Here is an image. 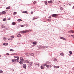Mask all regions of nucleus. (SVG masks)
<instances>
[{
	"label": "nucleus",
	"instance_id": "nucleus-1",
	"mask_svg": "<svg viewBox=\"0 0 74 74\" xmlns=\"http://www.w3.org/2000/svg\"><path fill=\"white\" fill-rule=\"evenodd\" d=\"M15 58H17V59H13L12 60V62H17V61H18L19 59V57L18 56H14Z\"/></svg>",
	"mask_w": 74,
	"mask_h": 74
},
{
	"label": "nucleus",
	"instance_id": "nucleus-2",
	"mask_svg": "<svg viewBox=\"0 0 74 74\" xmlns=\"http://www.w3.org/2000/svg\"><path fill=\"white\" fill-rule=\"evenodd\" d=\"M27 30H26V31H23H23H20V33H23V34H24V33H26L27 32Z\"/></svg>",
	"mask_w": 74,
	"mask_h": 74
},
{
	"label": "nucleus",
	"instance_id": "nucleus-3",
	"mask_svg": "<svg viewBox=\"0 0 74 74\" xmlns=\"http://www.w3.org/2000/svg\"><path fill=\"white\" fill-rule=\"evenodd\" d=\"M52 17H56L58 16V14H53L51 15Z\"/></svg>",
	"mask_w": 74,
	"mask_h": 74
},
{
	"label": "nucleus",
	"instance_id": "nucleus-4",
	"mask_svg": "<svg viewBox=\"0 0 74 74\" xmlns=\"http://www.w3.org/2000/svg\"><path fill=\"white\" fill-rule=\"evenodd\" d=\"M69 33H74V31H73L71 30L68 32Z\"/></svg>",
	"mask_w": 74,
	"mask_h": 74
},
{
	"label": "nucleus",
	"instance_id": "nucleus-5",
	"mask_svg": "<svg viewBox=\"0 0 74 74\" xmlns=\"http://www.w3.org/2000/svg\"><path fill=\"white\" fill-rule=\"evenodd\" d=\"M26 64H23V66L24 69H26Z\"/></svg>",
	"mask_w": 74,
	"mask_h": 74
},
{
	"label": "nucleus",
	"instance_id": "nucleus-6",
	"mask_svg": "<svg viewBox=\"0 0 74 74\" xmlns=\"http://www.w3.org/2000/svg\"><path fill=\"white\" fill-rule=\"evenodd\" d=\"M20 59L21 61H22V62H23L24 61V60L22 57H20Z\"/></svg>",
	"mask_w": 74,
	"mask_h": 74
},
{
	"label": "nucleus",
	"instance_id": "nucleus-7",
	"mask_svg": "<svg viewBox=\"0 0 74 74\" xmlns=\"http://www.w3.org/2000/svg\"><path fill=\"white\" fill-rule=\"evenodd\" d=\"M60 39L64 40H66V38H63V37H60Z\"/></svg>",
	"mask_w": 74,
	"mask_h": 74
},
{
	"label": "nucleus",
	"instance_id": "nucleus-8",
	"mask_svg": "<svg viewBox=\"0 0 74 74\" xmlns=\"http://www.w3.org/2000/svg\"><path fill=\"white\" fill-rule=\"evenodd\" d=\"M46 67H47V68H51V65H46Z\"/></svg>",
	"mask_w": 74,
	"mask_h": 74
},
{
	"label": "nucleus",
	"instance_id": "nucleus-9",
	"mask_svg": "<svg viewBox=\"0 0 74 74\" xmlns=\"http://www.w3.org/2000/svg\"><path fill=\"white\" fill-rule=\"evenodd\" d=\"M40 68L42 70H44V68H45V66H41L40 67Z\"/></svg>",
	"mask_w": 74,
	"mask_h": 74
},
{
	"label": "nucleus",
	"instance_id": "nucleus-10",
	"mask_svg": "<svg viewBox=\"0 0 74 74\" xmlns=\"http://www.w3.org/2000/svg\"><path fill=\"white\" fill-rule=\"evenodd\" d=\"M3 45H5V46H7L8 45V44L7 43H4L3 44Z\"/></svg>",
	"mask_w": 74,
	"mask_h": 74
},
{
	"label": "nucleus",
	"instance_id": "nucleus-11",
	"mask_svg": "<svg viewBox=\"0 0 74 74\" xmlns=\"http://www.w3.org/2000/svg\"><path fill=\"white\" fill-rule=\"evenodd\" d=\"M29 55H30L31 56H34V54L33 53H29Z\"/></svg>",
	"mask_w": 74,
	"mask_h": 74
},
{
	"label": "nucleus",
	"instance_id": "nucleus-12",
	"mask_svg": "<svg viewBox=\"0 0 74 74\" xmlns=\"http://www.w3.org/2000/svg\"><path fill=\"white\" fill-rule=\"evenodd\" d=\"M33 63V62H29V64L31 66H32Z\"/></svg>",
	"mask_w": 74,
	"mask_h": 74
},
{
	"label": "nucleus",
	"instance_id": "nucleus-13",
	"mask_svg": "<svg viewBox=\"0 0 74 74\" xmlns=\"http://www.w3.org/2000/svg\"><path fill=\"white\" fill-rule=\"evenodd\" d=\"M53 3V2H52V1H48V3Z\"/></svg>",
	"mask_w": 74,
	"mask_h": 74
},
{
	"label": "nucleus",
	"instance_id": "nucleus-14",
	"mask_svg": "<svg viewBox=\"0 0 74 74\" xmlns=\"http://www.w3.org/2000/svg\"><path fill=\"white\" fill-rule=\"evenodd\" d=\"M60 55H61V56H64V54L63 53H60Z\"/></svg>",
	"mask_w": 74,
	"mask_h": 74
},
{
	"label": "nucleus",
	"instance_id": "nucleus-15",
	"mask_svg": "<svg viewBox=\"0 0 74 74\" xmlns=\"http://www.w3.org/2000/svg\"><path fill=\"white\" fill-rule=\"evenodd\" d=\"M17 37H21V34H18L17 35Z\"/></svg>",
	"mask_w": 74,
	"mask_h": 74
},
{
	"label": "nucleus",
	"instance_id": "nucleus-16",
	"mask_svg": "<svg viewBox=\"0 0 74 74\" xmlns=\"http://www.w3.org/2000/svg\"><path fill=\"white\" fill-rule=\"evenodd\" d=\"M36 3H37V1H35L33 2V4H36Z\"/></svg>",
	"mask_w": 74,
	"mask_h": 74
},
{
	"label": "nucleus",
	"instance_id": "nucleus-17",
	"mask_svg": "<svg viewBox=\"0 0 74 74\" xmlns=\"http://www.w3.org/2000/svg\"><path fill=\"white\" fill-rule=\"evenodd\" d=\"M28 12L26 11H23L22 12V13H24L25 14L26 13H27Z\"/></svg>",
	"mask_w": 74,
	"mask_h": 74
},
{
	"label": "nucleus",
	"instance_id": "nucleus-18",
	"mask_svg": "<svg viewBox=\"0 0 74 74\" xmlns=\"http://www.w3.org/2000/svg\"><path fill=\"white\" fill-rule=\"evenodd\" d=\"M2 13L3 14H5L6 12L5 11H3L2 12Z\"/></svg>",
	"mask_w": 74,
	"mask_h": 74
},
{
	"label": "nucleus",
	"instance_id": "nucleus-19",
	"mask_svg": "<svg viewBox=\"0 0 74 74\" xmlns=\"http://www.w3.org/2000/svg\"><path fill=\"white\" fill-rule=\"evenodd\" d=\"M12 25H15L16 23H15V22H13L12 23Z\"/></svg>",
	"mask_w": 74,
	"mask_h": 74
},
{
	"label": "nucleus",
	"instance_id": "nucleus-20",
	"mask_svg": "<svg viewBox=\"0 0 74 74\" xmlns=\"http://www.w3.org/2000/svg\"><path fill=\"white\" fill-rule=\"evenodd\" d=\"M10 6L7 7L6 8V10H9V9H10Z\"/></svg>",
	"mask_w": 74,
	"mask_h": 74
},
{
	"label": "nucleus",
	"instance_id": "nucleus-21",
	"mask_svg": "<svg viewBox=\"0 0 74 74\" xmlns=\"http://www.w3.org/2000/svg\"><path fill=\"white\" fill-rule=\"evenodd\" d=\"M37 43V42H33V44H36Z\"/></svg>",
	"mask_w": 74,
	"mask_h": 74
},
{
	"label": "nucleus",
	"instance_id": "nucleus-22",
	"mask_svg": "<svg viewBox=\"0 0 74 74\" xmlns=\"http://www.w3.org/2000/svg\"><path fill=\"white\" fill-rule=\"evenodd\" d=\"M7 20V19L5 18H4L3 19V21H5Z\"/></svg>",
	"mask_w": 74,
	"mask_h": 74
},
{
	"label": "nucleus",
	"instance_id": "nucleus-23",
	"mask_svg": "<svg viewBox=\"0 0 74 74\" xmlns=\"http://www.w3.org/2000/svg\"><path fill=\"white\" fill-rule=\"evenodd\" d=\"M3 40H4V41H5V40H6V38H5V37H4L3 38Z\"/></svg>",
	"mask_w": 74,
	"mask_h": 74
},
{
	"label": "nucleus",
	"instance_id": "nucleus-24",
	"mask_svg": "<svg viewBox=\"0 0 74 74\" xmlns=\"http://www.w3.org/2000/svg\"><path fill=\"white\" fill-rule=\"evenodd\" d=\"M1 27L2 28H4L5 27V26H4V25H2L1 26Z\"/></svg>",
	"mask_w": 74,
	"mask_h": 74
},
{
	"label": "nucleus",
	"instance_id": "nucleus-25",
	"mask_svg": "<svg viewBox=\"0 0 74 74\" xmlns=\"http://www.w3.org/2000/svg\"><path fill=\"white\" fill-rule=\"evenodd\" d=\"M26 62L27 63H29V61L28 60H26Z\"/></svg>",
	"mask_w": 74,
	"mask_h": 74
},
{
	"label": "nucleus",
	"instance_id": "nucleus-26",
	"mask_svg": "<svg viewBox=\"0 0 74 74\" xmlns=\"http://www.w3.org/2000/svg\"><path fill=\"white\" fill-rule=\"evenodd\" d=\"M17 21L18 22H20V21H21V19H18L17 20Z\"/></svg>",
	"mask_w": 74,
	"mask_h": 74
},
{
	"label": "nucleus",
	"instance_id": "nucleus-27",
	"mask_svg": "<svg viewBox=\"0 0 74 74\" xmlns=\"http://www.w3.org/2000/svg\"><path fill=\"white\" fill-rule=\"evenodd\" d=\"M19 63H20V64H23V62H22V61H20L19 62Z\"/></svg>",
	"mask_w": 74,
	"mask_h": 74
},
{
	"label": "nucleus",
	"instance_id": "nucleus-28",
	"mask_svg": "<svg viewBox=\"0 0 74 74\" xmlns=\"http://www.w3.org/2000/svg\"><path fill=\"white\" fill-rule=\"evenodd\" d=\"M54 61H57V59L55 58H54Z\"/></svg>",
	"mask_w": 74,
	"mask_h": 74
},
{
	"label": "nucleus",
	"instance_id": "nucleus-29",
	"mask_svg": "<svg viewBox=\"0 0 74 74\" xmlns=\"http://www.w3.org/2000/svg\"><path fill=\"white\" fill-rule=\"evenodd\" d=\"M45 4H46V5H47L48 3H47V1H45Z\"/></svg>",
	"mask_w": 74,
	"mask_h": 74
},
{
	"label": "nucleus",
	"instance_id": "nucleus-30",
	"mask_svg": "<svg viewBox=\"0 0 74 74\" xmlns=\"http://www.w3.org/2000/svg\"><path fill=\"white\" fill-rule=\"evenodd\" d=\"M0 73H3V71L1 70H0Z\"/></svg>",
	"mask_w": 74,
	"mask_h": 74
},
{
	"label": "nucleus",
	"instance_id": "nucleus-31",
	"mask_svg": "<svg viewBox=\"0 0 74 74\" xmlns=\"http://www.w3.org/2000/svg\"><path fill=\"white\" fill-rule=\"evenodd\" d=\"M69 53L70 54H72L73 53H72V52H71V51H69Z\"/></svg>",
	"mask_w": 74,
	"mask_h": 74
},
{
	"label": "nucleus",
	"instance_id": "nucleus-32",
	"mask_svg": "<svg viewBox=\"0 0 74 74\" xmlns=\"http://www.w3.org/2000/svg\"><path fill=\"white\" fill-rule=\"evenodd\" d=\"M60 10H61V11H62V10H63V8L62 7H61L60 8Z\"/></svg>",
	"mask_w": 74,
	"mask_h": 74
},
{
	"label": "nucleus",
	"instance_id": "nucleus-33",
	"mask_svg": "<svg viewBox=\"0 0 74 74\" xmlns=\"http://www.w3.org/2000/svg\"><path fill=\"white\" fill-rule=\"evenodd\" d=\"M11 38H14V36H11Z\"/></svg>",
	"mask_w": 74,
	"mask_h": 74
},
{
	"label": "nucleus",
	"instance_id": "nucleus-34",
	"mask_svg": "<svg viewBox=\"0 0 74 74\" xmlns=\"http://www.w3.org/2000/svg\"><path fill=\"white\" fill-rule=\"evenodd\" d=\"M14 50L12 49H11L10 50V51H12V52H13V51H14Z\"/></svg>",
	"mask_w": 74,
	"mask_h": 74
},
{
	"label": "nucleus",
	"instance_id": "nucleus-35",
	"mask_svg": "<svg viewBox=\"0 0 74 74\" xmlns=\"http://www.w3.org/2000/svg\"><path fill=\"white\" fill-rule=\"evenodd\" d=\"M26 55H27V56H29V54L27 53H26Z\"/></svg>",
	"mask_w": 74,
	"mask_h": 74
},
{
	"label": "nucleus",
	"instance_id": "nucleus-36",
	"mask_svg": "<svg viewBox=\"0 0 74 74\" xmlns=\"http://www.w3.org/2000/svg\"><path fill=\"white\" fill-rule=\"evenodd\" d=\"M17 14V12H14V15H16V14Z\"/></svg>",
	"mask_w": 74,
	"mask_h": 74
},
{
	"label": "nucleus",
	"instance_id": "nucleus-37",
	"mask_svg": "<svg viewBox=\"0 0 74 74\" xmlns=\"http://www.w3.org/2000/svg\"><path fill=\"white\" fill-rule=\"evenodd\" d=\"M59 66H57L56 67V68L57 69L58 68H59Z\"/></svg>",
	"mask_w": 74,
	"mask_h": 74
},
{
	"label": "nucleus",
	"instance_id": "nucleus-38",
	"mask_svg": "<svg viewBox=\"0 0 74 74\" xmlns=\"http://www.w3.org/2000/svg\"><path fill=\"white\" fill-rule=\"evenodd\" d=\"M29 26V24H27L26 25V27H27V26Z\"/></svg>",
	"mask_w": 74,
	"mask_h": 74
},
{
	"label": "nucleus",
	"instance_id": "nucleus-39",
	"mask_svg": "<svg viewBox=\"0 0 74 74\" xmlns=\"http://www.w3.org/2000/svg\"><path fill=\"white\" fill-rule=\"evenodd\" d=\"M25 26L24 25H23L21 26V27H24Z\"/></svg>",
	"mask_w": 74,
	"mask_h": 74
},
{
	"label": "nucleus",
	"instance_id": "nucleus-40",
	"mask_svg": "<svg viewBox=\"0 0 74 74\" xmlns=\"http://www.w3.org/2000/svg\"><path fill=\"white\" fill-rule=\"evenodd\" d=\"M42 65V66H45L46 65H47V64H43Z\"/></svg>",
	"mask_w": 74,
	"mask_h": 74
},
{
	"label": "nucleus",
	"instance_id": "nucleus-41",
	"mask_svg": "<svg viewBox=\"0 0 74 74\" xmlns=\"http://www.w3.org/2000/svg\"><path fill=\"white\" fill-rule=\"evenodd\" d=\"M31 14H33V12H31Z\"/></svg>",
	"mask_w": 74,
	"mask_h": 74
},
{
	"label": "nucleus",
	"instance_id": "nucleus-42",
	"mask_svg": "<svg viewBox=\"0 0 74 74\" xmlns=\"http://www.w3.org/2000/svg\"><path fill=\"white\" fill-rule=\"evenodd\" d=\"M71 36H72V37L74 38V35H71Z\"/></svg>",
	"mask_w": 74,
	"mask_h": 74
},
{
	"label": "nucleus",
	"instance_id": "nucleus-43",
	"mask_svg": "<svg viewBox=\"0 0 74 74\" xmlns=\"http://www.w3.org/2000/svg\"><path fill=\"white\" fill-rule=\"evenodd\" d=\"M10 20H11V18H8V21H9Z\"/></svg>",
	"mask_w": 74,
	"mask_h": 74
},
{
	"label": "nucleus",
	"instance_id": "nucleus-44",
	"mask_svg": "<svg viewBox=\"0 0 74 74\" xmlns=\"http://www.w3.org/2000/svg\"><path fill=\"white\" fill-rule=\"evenodd\" d=\"M2 14H3L2 13V12H0V15H2Z\"/></svg>",
	"mask_w": 74,
	"mask_h": 74
},
{
	"label": "nucleus",
	"instance_id": "nucleus-45",
	"mask_svg": "<svg viewBox=\"0 0 74 74\" xmlns=\"http://www.w3.org/2000/svg\"><path fill=\"white\" fill-rule=\"evenodd\" d=\"M49 18H51V16H50L49 17Z\"/></svg>",
	"mask_w": 74,
	"mask_h": 74
},
{
	"label": "nucleus",
	"instance_id": "nucleus-46",
	"mask_svg": "<svg viewBox=\"0 0 74 74\" xmlns=\"http://www.w3.org/2000/svg\"><path fill=\"white\" fill-rule=\"evenodd\" d=\"M12 71H14V69H12Z\"/></svg>",
	"mask_w": 74,
	"mask_h": 74
},
{
	"label": "nucleus",
	"instance_id": "nucleus-47",
	"mask_svg": "<svg viewBox=\"0 0 74 74\" xmlns=\"http://www.w3.org/2000/svg\"><path fill=\"white\" fill-rule=\"evenodd\" d=\"M69 5H70V6H71V4H69Z\"/></svg>",
	"mask_w": 74,
	"mask_h": 74
},
{
	"label": "nucleus",
	"instance_id": "nucleus-48",
	"mask_svg": "<svg viewBox=\"0 0 74 74\" xmlns=\"http://www.w3.org/2000/svg\"><path fill=\"white\" fill-rule=\"evenodd\" d=\"M6 55H9V53H7L6 54Z\"/></svg>",
	"mask_w": 74,
	"mask_h": 74
},
{
	"label": "nucleus",
	"instance_id": "nucleus-49",
	"mask_svg": "<svg viewBox=\"0 0 74 74\" xmlns=\"http://www.w3.org/2000/svg\"><path fill=\"white\" fill-rule=\"evenodd\" d=\"M51 19H49V20H48V21H51Z\"/></svg>",
	"mask_w": 74,
	"mask_h": 74
},
{
	"label": "nucleus",
	"instance_id": "nucleus-50",
	"mask_svg": "<svg viewBox=\"0 0 74 74\" xmlns=\"http://www.w3.org/2000/svg\"><path fill=\"white\" fill-rule=\"evenodd\" d=\"M8 40H11V39H10V38H9V39H8Z\"/></svg>",
	"mask_w": 74,
	"mask_h": 74
},
{
	"label": "nucleus",
	"instance_id": "nucleus-51",
	"mask_svg": "<svg viewBox=\"0 0 74 74\" xmlns=\"http://www.w3.org/2000/svg\"><path fill=\"white\" fill-rule=\"evenodd\" d=\"M56 66H54V68H55V69H56Z\"/></svg>",
	"mask_w": 74,
	"mask_h": 74
},
{
	"label": "nucleus",
	"instance_id": "nucleus-52",
	"mask_svg": "<svg viewBox=\"0 0 74 74\" xmlns=\"http://www.w3.org/2000/svg\"><path fill=\"white\" fill-rule=\"evenodd\" d=\"M35 19V18H34L33 19V20H34Z\"/></svg>",
	"mask_w": 74,
	"mask_h": 74
},
{
	"label": "nucleus",
	"instance_id": "nucleus-53",
	"mask_svg": "<svg viewBox=\"0 0 74 74\" xmlns=\"http://www.w3.org/2000/svg\"><path fill=\"white\" fill-rule=\"evenodd\" d=\"M73 8H74V5L73 6Z\"/></svg>",
	"mask_w": 74,
	"mask_h": 74
},
{
	"label": "nucleus",
	"instance_id": "nucleus-54",
	"mask_svg": "<svg viewBox=\"0 0 74 74\" xmlns=\"http://www.w3.org/2000/svg\"><path fill=\"white\" fill-rule=\"evenodd\" d=\"M37 19V18H35V19Z\"/></svg>",
	"mask_w": 74,
	"mask_h": 74
},
{
	"label": "nucleus",
	"instance_id": "nucleus-55",
	"mask_svg": "<svg viewBox=\"0 0 74 74\" xmlns=\"http://www.w3.org/2000/svg\"><path fill=\"white\" fill-rule=\"evenodd\" d=\"M0 57H1V55H0Z\"/></svg>",
	"mask_w": 74,
	"mask_h": 74
},
{
	"label": "nucleus",
	"instance_id": "nucleus-56",
	"mask_svg": "<svg viewBox=\"0 0 74 74\" xmlns=\"http://www.w3.org/2000/svg\"><path fill=\"white\" fill-rule=\"evenodd\" d=\"M69 56H70V54H69Z\"/></svg>",
	"mask_w": 74,
	"mask_h": 74
},
{
	"label": "nucleus",
	"instance_id": "nucleus-57",
	"mask_svg": "<svg viewBox=\"0 0 74 74\" xmlns=\"http://www.w3.org/2000/svg\"><path fill=\"white\" fill-rule=\"evenodd\" d=\"M31 31H32V30H31Z\"/></svg>",
	"mask_w": 74,
	"mask_h": 74
},
{
	"label": "nucleus",
	"instance_id": "nucleus-58",
	"mask_svg": "<svg viewBox=\"0 0 74 74\" xmlns=\"http://www.w3.org/2000/svg\"><path fill=\"white\" fill-rule=\"evenodd\" d=\"M59 2H60V1H59Z\"/></svg>",
	"mask_w": 74,
	"mask_h": 74
}]
</instances>
